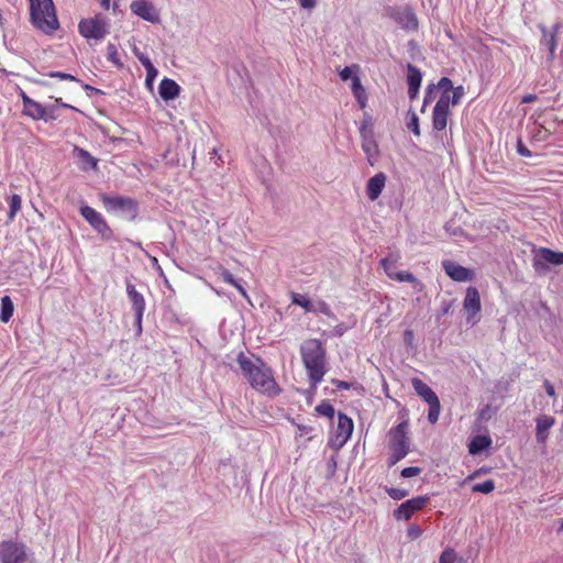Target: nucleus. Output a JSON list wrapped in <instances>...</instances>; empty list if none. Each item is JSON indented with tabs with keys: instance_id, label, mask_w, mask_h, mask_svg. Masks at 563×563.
Here are the masks:
<instances>
[{
	"instance_id": "nucleus-1",
	"label": "nucleus",
	"mask_w": 563,
	"mask_h": 563,
	"mask_svg": "<svg viewBox=\"0 0 563 563\" xmlns=\"http://www.w3.org/2000/svg\"><path fill=\"white\" fill-rule=\"evenodd\" d=\"M238 363L243 375L251 386L268 396H275L279 393V388L273 377L271 368H268L260 358L252 361L243 353L239 354Z\"/></svg>"
},
{
	"instance_id": "nucleus-2",
	"label": "nucleus",
	"mask_w": 563,
	"mask_h": 563,
	"mask_svg": "<svg viewBox=\"0 0 563 563\" xmlns=\"http://www.w3.org/2000/svg\"><path fill=\"white\" fill-rule=\"evenodd\" d=\"M311 388L316 389L327 373L325 347L318 339H308L300 346Z\"/></svg>"
},
{
	"instance_id": "nucleus-3",
	"label": "nucleus",
	"mask_w": 563,
	"mask_h": 563,
	"mask_svg": "<svg viewBox=\"0 0 563 563\" xmlns=\"http://www.w3.org/2000/svg\"><path fill=\"white\" fill-rule=\"evenodd\" d=\"M31 19L33 24L45 33L58 29L59 23L55 13L53 0H30Z\"/></svg>"
},
{
	"instance_id": "nucleus-4",
	"label": "nucleus",
	"mask_w": 563,
	"mask_h": 563,
	"mask_svg": "<svg viewBox=\"0 0 563 563\" xmlns=\"http://www.w3.org/2000/svg\"><path fill=\"white\" fill-rule=\"evenodd\" d=\"M99 198L108 212L117 213L126 219H134L136 217L137 205L132 198L107 194H100Z\"/></svg>"
},
{
	"instance_id": "nucleus-5",
	"label": "nucleus",
	"mask_w": 563,
	"mask_h": 563,
	"mask_svg": "<svg viewBox=\"0 0 563 563\" xmlns=\"http://www.w3.org/2000/svg\"><path fill=\"white\" fill-rule=\"evenodd\" d=\"M78 32L88 41H101L109 33L108 19L102 14H96L92 18L82 19L78 24Z\"/></svg>"
},
{
	"instance_id": "nucleus-6",
	"label": "nucleus",
	"mask_w": 563,
	"mask_h": 563,
	"mask_svg": "<svg viewBox=\"0 0 563 563\" xmlns=\"http://www.w3.org/2000/svg\"><path fill=\"white\" fill-rule=\"evenodd\" d=\"M412 387L417 395L429 405L428 420L434 424L440 417L441 405L437 394L419 378H412Z\"/></svg>"
},
{
	"instance_id": "nucleus-7",
	"label": "nucleus",
	"mask_w": 563,
	"mask_h": 563,
	"mask_svg": "<svg viewBox=\"0 0 563 563\" xmlns=\"http://www.w3.org/2000/svg\"><path fill=\"white\" fill-rule=\"evenodd\" d=\"M0 560L2 563L33 562L26 545L14 541H5L0 545Z\"/></svg>"
},
{
	"instance_id": "nucleus-8",
	"label": "nucleus",
	"mask_w": 563,
	"mask_h": 563,
	"mask_svg": "<svg viewBox=\"0 0 563 563\" xmlns=\"http://www.w3.org/2000/svg\"><path fill=\"white\" fill-rule=\"evenodd\" d=\"M540 29L542 32L540 47L549 52L548 60L553 62L558 41L563 34V25L561 23H556L551 29H547L545 26H540Z\"/></svg>"
},
{
	"instance_id": "nucleus-9",
	"label": "nucleus",
	"mask_w": 563,
	"mask_h": 563,
	"mask_svg": "<svg viewBox=\"0 0 563 563\" xmlns=\"http://www.w3.org/2000/svg\"><path fill=\"white\" fill-rule=\"evenodd\" d=\"M81 217L98 232L103 239H109L112 234L103 216L89 206L80 207Z\"/></svg>"
},
{
	"instance_id": "nucleus-10",
	"label": "nucleus",
	"mask_w": 563,
	"mask_h": 563,
	"mask_svg": "<svg viewBox=\"0 0 563 563\" xmlns=\"http://www.w3.org/2000/svg\"><path fill=\"white\" fill-rule=\"evenodd\" d=\"M391 452L406 456L409 452V441L407 438V423L401 422L389 431Z\"/></svg>"
},
{
	"instance_id": "nucleus-11",
	"label": "nucleus",
	"mask_w": 563,
	"mask_h": 563,
	"mask_svg": "<svg viewBox=\"0 0 563 563\" xmlns=\"http://www.w3.org/2000/svg\"><path fill=\"white\" fill-rule=\"evenodd\" d=\"M450 117V97L440 96L432 111V128L437 132L444 131Z\"/></svg>"
},
{
	"instance_id": "nucleus-12",
	"label": "nucleus",
	"mask_w": 563,
	"mask_h": 563,
	"mask_svg": "<svg viewBox=\"0 0 563 563\" xmlns=\"http://www.w3.org/2000/svg\"><path fill=\"white\" fill-rule=\"evenodd\" d=\"M482 303L478 290L470 286L466 289L465 298L463 300V309L466 312V322L475 324L477 322L476 316L481 311Z\"/></svg>"
},
{
	"instance_id": "nucleus-13",
	"label": "nucleus",
	"mask_w": 563,
	"mask_h": 563,
	"mask_svg": "<svg viewBox=\"0 0 563 563\" xmlns=\"http://www.w3.org/2000/svg\"><path fill=\"white\" fill-rule=\"evenodd\" d=\"M430 500V497L417 496L411 499L404 501L397 509L394 510V517L397 520H409L412 515L422 509L427 503Z\"/></svg>"
},
{
	"instance_id": "nucleus-14",
	"label": "nucleus",
	"mask_w": 563,
	"mask_h": 563,
	"mask_svg": "<svg viewBox=\"0 0 563 563\" xmlns=\"http://www.w3.org/2000/svg\"><path fill=\"white\" fill-rule=\"evenodd\" d=\"M563 265V252H555L548 247H540L533 257V266L537 271L548 268V265Z\"/></svg>"
},
{
	"instance_id": "nucleus-15",
	"label": "nucleus",
	"mask_w": 563,
	"mask_h": 563,
	"mask_svg": "<svg viewBox=\"0 0 563 563\" xmlns=\"http://www.w3.org/2000/svg\"><path fill=\"white\" fill-rule=\"evenodd\" d=\"M126 294L131 301L132 309L135 316V325L137 331H142V319L145 310V299L141 292H139L134 285L128 283L126 284Z\"/></svg>"
},
{
	"instance_id": "nucleus-16",
	"label": "nucleus",
	"mask_w": 563,
	"mask_h": 563,
	"mask_svg": "<svg viewBox=\"0 0 563 563\" xmlns=\"http://www.w3.org/2000/svg\"><path fill=\"white\" fill-rule=\"evenodd\" d=\"M132 13L140 16L141 19L151 22H159V13L155 7L147 0H134L130 4Z\"/></svg>"
},
{
	"instance_id": "nucleus-17",
	"label": "nucleus",
	"mask_w": 563,
	"mask_h": 563,
	"mask_svg": "<svg viewBox=\"0 0 563 563\" xmlns=\"http://www.w3.org/2000/svg\"><path fill=\"white\" fill-rule=\"evenodd\" d=\"M441 265L445 274L455 282H470L474 278V272L472 269L461 266L453 261L444 260Z\"/></svg>"
},
{
	"instance_id": "nucleus-18",
	"label": "nucleus",
	"mask_w": 563,
	"mask_h": 563,
	"mask_svg": "<svg viewBox=\"0 0 563 563\" xmlns=\"http://www.w3.org/2000/svg\"><path fill=\"white\" fill-rule=\"evenodd\" d=\"M391 18L405 30L413 31L418 29V19L409 8L394 10Z\"/></svg>"
},
{
	"instance_id": "nucleus-19",
	"label": "nucleus",
	"mask_w": 563,
	"mask_h": 563,
	"mask_svg": "<svg viewBox=\"0 0 563 563\" xmlns=\"http://www.w3.org/2000/svg\"><path fill=\"white\" fill-rule=\"evenodd\" d=\"M23 113L33 120H44L45 122L55 119L52 109L42 106L35 100L27 101V106L23 108Z\"/></svg>"
},
{
	"instance_id": "nucleus-20",
	"label": "nucleus",
	"mask_w": 563,
	"mask_h": 563,
	"mask_svg": "<svg viewBox=\"0 0 563 563\" xmlns=\"http://www.w3.org/2000/svg\"><path fill=\"white\" fill-rule=\"evenodd\" d=\"M361 137H362V150L364 151L367 161L371 165H374V162L378 155V146L374 139L372 131H367L364 126L361 128Z\"/></svg>"
},
{
	"instance_id": "nucleus-21",
	"label": "nucleus",
	"mask_w": 563,
	"mask_h": 563,
	"mask_svg": "<svg viewBox=\"0 0 563 563\" xmlns=\"http://www.w3.org/2000/svg\"><path fill=\"white\" fill-rule=\"evenodd\" d=\"M354 430L353 420L345 413L339 412L338 415V427H336V439L340 440V444H344Z\"/></svg>"
},
{
	"instance_id": "nucleus-22",
	"label": "nucleus",
	"mask_w": 563,
	"mask_h": 563,
	"mask_svg": "<svg viewBox=\"0 0 563 563\" xmlns=\"http://www.w3.org/2000/svg\"><path fill=\"white\" fill-rule=\"evenodd\" d=\"M73 153L77 159V166L79 169L84 172L97 169L98 159L93 157L88 151L76 146Z\"/></svg>"
},
{
	"instance_id": "nucleus-23",
	"label": "nucleus",
	"mask_w": 563,
	"mask_h": 563,
	"mask_svg": "<svg viewBox=\"0 0 563 563\" xmlns=\"http://www.w3.org/2000/svg\"><path fill=\"white\" fill-rule=\"evenodd\" d=\"M180 86L170 78H163L158 86V93L165 101L175 100L180 93Z\"/></svg>"
},
{
	"instance_id": "nucleus-24",
	"label": "nucleus",
	"mask_w": 563,
	"mask_h": 563,
	"mask_svg": "<svg viewBox=\"0 0 563 563\" xmlns=\"http://www.w3.org/2000/svg\"><path fill=\"white\" fill-rule=\"evenodd\" d=\"M536 439L539 443H545L549 437V430L554 426L555 419L551 416H540L536 420Z\"/></svg>"
},
{
	"instance_id": "nucleus-25",
	"label": "nucleus",
	"mask_w": 563,
	"mask_h": 563,
	"mask_svg": "<svg viewBox=\"0 0 563 563\" xmlns=\"http://www.w3.org/2000/svg\"><path fill=\"white\" fill-rule=\"evenodd\" d=\"M385 183L386 176L383 173H378L368 179L366 192L369 200L374 201L380 196L385 187Z\"/></svg>"
},
{
	"instance_id": "nucleus-26",
	"label": "nucleus",
	"mask_w": 563,
	"mask_h": 563,
	"mask_svg": "<svg viewBox=\"0 0 563 563\" xmlns=\"http://www.w3.org/2000/svg\"><path fill=\"white\" fill-rule=\"evenodd\" d=\"M492 444V439L485 435L474 437L468 444V452L472 455L479 454Z\"/></svg>"
},
{
	"instance_id": "nucleus-27",
	"label": "nucleus",
	"mask_w": 563,
	"mask_h": 563,
	"mask_svg": "<svg viewBox=\"0 0 563 563\" xmlns=\"http://www.w3.org/2000/svg\"><path fill=\"white\" fill-rule=\"evenodd\" d=\"M393 279L397 280V282H400V283H404V282H408V283H411L412 284V288L420 292L423 290V284L418 280L411 273L409 272H397L395 273Z\"/></svg>"
},
{
	"instance_id": "nucleus-28",
	"label": "nucleus",
	"mask_w": 563,
	"mask_h": 563,
	"mask_svg": "<svg viewBox=\"0 0 563 563\" xmlns=\"http://www.w3.org/2000/svg\"><path fill=\"white\" fill-rule=\"evenodd\" d=\"M13 311H14V306H13L11 298L9 296H3L1 298L0 320L2 322H8L12 318Z\"/></svg>"
},
{
	"instance_id": "nucleus-29",
	"label": "nucleus",
	"mask_w": 563,
	"mask_h": 563,
	"mask_svg": "<svg viewBox=\"0 0 563 563\" xmlns=\"http://www.w3.org/2000/svg\"><path fill=\"white\" fill-rule=\"evenodd\" d=\"M407 69H408V77H407L408 86L420 87L421 81H422L421 71L416 66H413L411 64H408Z\"/></svg>"
},
{
	"instance_id": "nucleus-30",
	"label": "nucleus",
	"mask_w": 563,
	"mask_h": 563,
	"mask_svg": "<svg viewBox=\"0 0 563 563\" xmlns=\"http://www.w3.org/2000/svg\"><path fill=\"white\" fill-rule=\"evenodd\" d=\"M22 199L19 195L14 194L9 198V212L8 220L11 222L14 220L16 213L21 210Z\"/></svg>"
},
{
	"instance_id": "nucleus-31",
	"label": "nucleus",
	"mask_w": 563,
	"mask_h": 563,
	"mask_svg": "<svg viewBox=\"0 0 563 563\" xmlns=\"http://www.w3.org/2000/svg\"><path fill=\"white\" fill-rule=\"evenodd\" d=\"M107 59L110 63H112L117 68H121L123 66L118 47L113 43H108L107 45Z\"/></svg>"
},
{
	"instance_id": "nucleus-32",
	"label": "nucleus",
	"mask_w": 563,
	"mask_h": 563,
	"mask_svg": "<svg viewBox=\"0 0 563 563\" xmlns=\"http://www.w3.org/2000/svg\"><path fill=\"white\" fill-rule=\"evenodd\" d=\"M397 260H398V255H390L389 257L383 258L380 261V264H382L385 273L391 279L396 273L395 264H396Z\"/></svg>"
},
{
	"instance_id": "nucleus-33",
	"label": "nucleus",
	"mask_w": 563,
	"mask_h": 563,
	"mask_svg": "<svg viewBox=\"0 0 563 563\" xmlns=\"http://www.w3.org/2000/svg\"><path fill=\"white\" fill-rule=\"evenodd\" d=\"M316 411L320 416L328 417L332 419L334 417V407L329 401H322L316 407Z\"/></svg>"
},
{
	"instance_id": "nucleus-34",
	"label": "nucleus",
	"mask_w": 563,
	"mask_h": 563,
	"mask_svg": "<svg viewBox=\"0 0 563 563\" xmlns=\"http://www.w3.org/2000/svg\"><path fill=\"white\" fill-rule=\"evenodd\" d=\"M437 88L442 90L441 96L450 97V92L453 89L452 80L449 79L448 77H442L435 85V89Z\"/></svg>"
},
{
	"instance_id": "nucleus-35",
	"label": "nucleus",
	"mask_w": 563,
	"mask_h": 563,
	"mask_svg": "<svg viewBox=\"0 0 563 563\" xmlns=\"http://www.w3.org/2000/svg\"><path fill=\"white\" fill-rule=\"evenodd\" d=\"M495 483L492 479L485 481L483 483L475 484L473 486V492L489 494L494 490Z\"/></svg>"
},
{
	"instance_id": "nucleus-36",
	"label": "nucleus",
	"mask_w": 563,
	"mask_h": 563,
	"mask_svg": "<svg viewBox=\"0 0 563 563\" xmlns=\"http://www.w3.org/2000/svg\"><path fill=\"white\" fill-rule=\"evenodd\" d=\"M292 303L302 307L306 311H311L313 307L312 302L308 298L299 294L292 295Z\"/></svg>"
},
{
	"instance_id": "nucleus-37",
	"label": "nucleus",
	"mask_w": 563,
	"mask_h": 563,
	"mask_svg": "<svg viewBox=\"0 0 563 563\" xmlns=\"http://www.w3.org/2000/svg\"><path fill=\"white\" fill-rule=\"evenodd\" d=\"M464 96V88L462 86L453 87L450 92V106H456L460 103L462 97Z\"/></svg>"
},
{
	"instance_id": "nucleus-38",
	"label": "nucleus",
	"mask_w": 563,
	"mask_h": 563,
	"mask_svg": "<svg viewBox=\"0 0 563 563\" xmlns=\"http://www.w3.org/2000/svg\"><path fill=\"white\" fill-rule=\"evenodd\" d=\"M353 96L357 100V103H358L360 108L364 109L366 107V103H367V95H366V91H365L364 87L362 86L358 89H354Z\"/></svg>"
},
{
	"instance_id": "nucleus-39",
	"label": "nucleus",
	"mask_w": 563,
	"mask_h": 563,
	"mask_svg": "<svg viewBox=\"0 0 563 563\" xmlns=\"http://www.w3.org/2000/svg\"><path fill=\"white\" fill-rule=\"evenodd\" d=\"M435 92H437V90H435L434 84H431L427 87L426 92H424V98H423V104L421 108L422 112H424L427 104L430 103L434 99Z\"/></svg>"
},
{
	"instance_id": "nucleus-40",
	"label": "nucleus",
	"mask_w": 563,
	"mask_h": 563,
	"mask_svg": "<svg viewBox=\"0 0 563 563\" xmlns=\"http://www.w3.org/2000/svg\"><path fill=\"white\" fill-rule=\"evenodd\" d=\"M388 496L394 500H400L408 496L409 492L402 488H387L386 489Z\"/></svg>"
},
{
	"instance_id": "nucleus-41",
	"label": "nucleus",
	"mask_w": 563,
	"mask_h": 563,
	"mask_svg": "<svg viewBox=\"0 0 563 563\" xmlns=\"http://www.w3.org/2000/svg\"><path fill=\"white\" fill-rule=\"evenodd\" d=\"M146 70V78H145V85L148 89H153V82L156 79L158 75V70L155 66L145 69Z\"/></svg>"
},
{
	"instance_id": "nucleus-42",
	"label": "nucleus",
	"mask_w": 563,
	"mask_h": 563,
	"mask_svg": "<svg viewBox=\"0 0 563 563\" xmlns=\"http://www.w3.org/2000/svg\"><path fill=\"white\" fill-rule=\"evenodd\" d=\"M311 311L316 312V313H322V314H325L328 317H332L333 316L329 305L325 303L324 301H319L317 305H313Z\"/></svg>"
},
{
	"instance_id": "nucleus-43",
	"label": "nucleus",
	"mask_w": 563,
	"mask_h": 563,
	"mask_svg": "<svg viewBox=\"0 0 563 563\" xmlns=\"http://www.w3.org/2000/svg\"><path fill=\"white\" fill-rule=\"evenodd\" d=\"M407 128L412 131L416 135H420L419 118L415 112H411L410 119L407 123Z\"/></svg>"
},
{
	"instance_id": "nucleus-44",
	"label": "nucleus",
	"mask_w": 563,
	"mask_h": 563,
	"mask_svg": "<svg viewBox=\"0 0 563 563\" xmlns=\"http://www.w3.org/2000/svg\"><path fill=\"white\" fill-rule=\"evenodd\" d=\"M455 552L452 549H446L442 552L439 559V563H454Z\"/></svg>"
},
{
	"instance_id": "nucleus-45",
	"label": "nucleus",
	"mask_w": 563,
	"mask_h": 563,
	"mask_svg": "<svg viewBox=\"0 0 563 563\" xmlns=\"http://www.w3.org/2000/svg\"><path fill=\"white\" fill-rule=\"evenodd\" d=\"M421 472H422V470L420 467L409 466V467H405L401 471V476L404 478H410V477L418 476Z\"/></svg>"
},
{
	"instance_id": "nucleus-46",
	"label": "nucleus",
	"mask_w": 563,
	"mask_h": 563,
	"mask_svg": "<svg viewBox=\"0 0 563 563\" xmlns=\"http://www.w3.org/2000/svg\"><path fill=\"white\" fill-rule=\"evenodd\" d=\"M422 534V529L418 525H411L407 529V536L411 540H416L420 538Z\"/></svg>"
},
{
	"instance_id": "nucleus-47",
	"label": "nucleus",
	"mask_w": 563,
	"mask_h": 563,
	"mask_svg": "<svg viewBox=\"0 0 563 563\" xmlns=\"http://www.w3.org/2000/svg\"><path fill=\"white\" fill-rule=\"evenodd\" d=\"M299 7L307 11H312L317 4L318 0H297Z\"/></svg>"
},
{
	"instance_id": "nucleus-48",
	"label": "nucleus",
	"mask_w": 563,
	"mask_h": 563,
	"mask_svg": "<svg viewBox=\"0 0 563 563\" xmlns=\"http://www.w3.org/2000/svg\"><path fill=\"white\" fill-rule=\"evenodd\" d=\"M139 62L142 64V66L147 69L153 67V63L151 62L150 57L143 53H135Z\"/></svg>"
},
{
	"instance_id": "nucleus-49",
	"label": "nucleus",
	"mask_w": 563,
	"mask_h": 563,
	"mask_svg": "<svg viewBox=\"0 0 563 563\" xmlns=\"http://www.w3.org/2000/svg\"><path fill=\"white\" fill-rule=\"evenodd\" d=\"M51 77L53 78H58V79H63V80H73V81H77V78L70 74H66V73H62V71H52L49 74Z\"/></svg>"
},
{
	"instance_id": "nucleus-50",
	"label": "nucleus",
	"mask_w": 563,
	"mask_h": 563,
	"mask_svg": "<svg viewBox=\"0 0 563 563\" xmlns=\"http://www.w3.org/2000/svg\"><path fill=\"white\" fill-rule=\"evenodd\" d=\"M221 277L223 279V282H225L227 284L229 285H236V279L234 278V276L229 272V271H223L221 273Z\"/></svg>"
},
{
	"instance_id": "nucleus-51",
	"label": "nucleus",
	"mask_w": 563,
	"mask_h": 563,
	"mask_svg": "<svg viewBox=\"0 0 563 563\" xmlns=\"http://www.w3.org/2000/svg\"><path fill=\"white\" fill-rule=\"evenodd\" d=\"M340 77L342 80L352 79V67L346 66L340 71Z\"/></svg>"
},
{
	"instance_id": "nucleus-52",
	"label": "nucleus",
	"mask_w": 563,
	"mask_h": 563,
	"mask_svg": "<svg viewBox=\"0 0 563 563\" xmlns=\"http://www.w3.org/2000/svg\"><path fill=\"white\" fill-rule=\"evenodd\" d=\"M544 389H545V393L548 394V396H550L552 398L555 397L554 386L549 380L544 382Z\"/></svg>"
},
{
	"instance_id": "nucleus-53",
	"label": "nucleus",
	"mask_w": 563,
	"mask_h": 563,
	"mask_svg": "<svg viewBox=\"0 0 563 563\" xmlns=\"http://www.w3.org/2000/svg\"><path fill=\"white\" fill-rule=\"evenodd\" d=\"M518 153L523 157H530L531 152L521 143H518Z\"/></svg>"
},
{
	"instance_id": "nucleus-54",
	"label": "nucleus",
	"mask_w": 563,
	"mask_h": 563,
	"mask_svg": "<svg viewBox=\"0 0 563 563\" xmlns=\"http://www.w3.org/2000/svg\"><path fill=\"white\" fill-rule=\"evenodd\" d=\"M405 456H400L398 455V453H394L391 452L390 456H389V461H388V464L391 466V465H395L396 463H398L400 460H402Z\"/></svg>"
},
{
	"instance_id": "nucleus-55",
	"label": "nucleus",
	"mask_w": 563,
	"mask_h": 563,
	"mask_svg": "<svg viewBox=\"0 0 563 563\" xmlns=\"http://www.w3.org/2000/svg\"><path fill=\"white\" fill-rule=\"evenodd\" d=\"M419 89L420 87H411V86H408V96L409 98L412 100V99H416L418 97V93H419Z\"/></svg>"
},
{
	"instance_id": "nucleus-56",
	"label": "nucleus",
	"mask_w": 563,
	"mask_h": 563,
	"mask_svg": "<svg viewBox=\"0 0 563 563\" xmlns=\"http://www.w3.org/2000/svg\"><path fill=\"white\" fill-rule=\"evenodd\" d=\"M362 87V84H361V79L358 76H353L352 78V84H351V89H352V92L354 91V89H358Z\"/></svg>"
},
{
	"instance_id": "nucleus-57",
	"label": "nucleus",
	"mask_w": 563,
	"mask_h": 563,
	"mask_svg": "<svg viewBox=\"0 0 563 563\" xmlns=\"http://www.w3.org/2000/svg\"><path fill=\"white\" fill-rule=\"evenodd\" d=\"M345 331L346 328L343 324H338L333 330V334L336 336H342Z\"/></svg>"
},
{
	"instance_id": "nucleus-58",
	"label": "nucleus",
	"mask_w": 563,
	"mask_h": 563,
	"mask_svg": "<svg viewBox=\"0 0 563 563\" xmlns=\"http://www.w3.org/2000/svg\"><path fill=\"white\" fill-rule=\"evenodd\" d=\"M333 384L340 388V389H349L350 388V385L346 383V382H343V380H333Z\"/></svg>"
},
{
	"instance_id": "nucleus-59",
	"label": "nucleus",
	"mask_w": 563,
	"mask_h": 563,
	"mask_svg": "<svg viewBox=\"0 0 563 563\" xmlns=\"http://www.w3.org/2000/svg\"><path fill=\"white\" fill-rule=\"evenodd\" d=\"M102 9L109 10L111 8V0H97Z\"/></svg>"
},
{
	"instance_id": "nucleus-60",
	"label": "nucleus",
	"mask_w": 563,
	"mask_h": 563,
	"mask_svg": "<svg viewBox=\"0 0 563 563\" xmlns=\"http://www.w3.org/2000/svg\"><path fill=\"white\" fill-rule=\"evenodd\" d=\"M233 286L239 290V292L243 297H247L246 290L244 289V287L241 285V283L239 280L236 282V285H233Z\"/></svg>"
},
{
	"instance_id": "nucleus-61",
	"label": "nucleus",
	"mask_w": 563,
	"mask_h": 563,
	"mask_svg": "<svg viewBox=\"0 0 563 563\" xmlns=\"http://www.w3.org/2000/svg\"><path fill=\"white\" fill-rule=\"evenodd\" d=\"M534 99H536V96H533V95H526V96L522 98V102H523V103H529V102H532Z\"/></svg>"
},
{
	"instance_id": "nucleus-62",
	"label": "nucleus",
	"mask_w": 563,
	"mask_h": 563,
	"mask_svg": "<svg viewBox=\"0 0 563 563\" xmlns=\"http://www.w3.org/2000/svg\"><path fill=\"white\" fill-rule=\"evenodd\" d=\"M21 97L23 101V108L27 106V101H33V99L26 96L24 92L21 93Z\"/></svg>"
},
{
	"instance_id": "nucleus-63",
	"label": "nucleus",
	"mask_w": 563,
	"mask_h": 563,
	"mask_svg": "<svg viewBox=\"0 0 563 563\" xmlns=\"http://www.w3.org/2000/svg\"><path fill=\"white\" fill-rule=\"evenodd\" d=\"M118 7H119V5H118V3L114 1V2H113V5H112V10H113V12H117Z\"/></svg>"
},
{
	"instance_id": "nucleus-64",
	"label": "nucleus",
	"mask_w": 563,
	"mask_h": 563,
	"mask_svg": "<svg viewBox=\"0 0 563 563\" xmlns=\"http://www.w3.org/2000/svg\"><path fill=\"white\" fill-rule=\"evenodd\" d=\"M405 335H412L411 331H406Z\"/></svg>"
}]
</instances>
